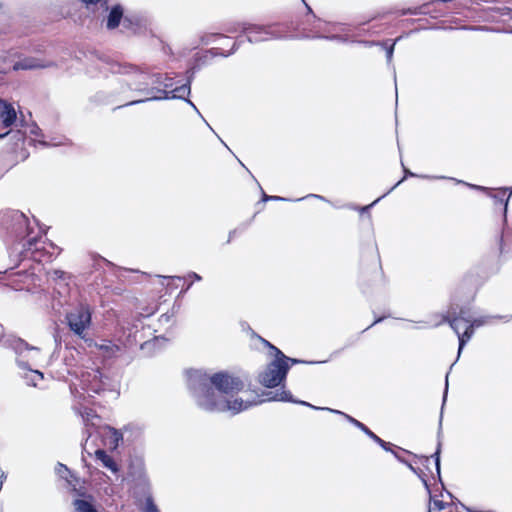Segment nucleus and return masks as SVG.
<instances>
[{
    "label": "nucleus",
    "instance_id": "obj_22",
    "mask_svg": "<svg viewBox=\"0 0 512 512\" xmlns=\"http://www.w3.org/2000/svg\"><path fill=\"white\" fill-rule=\"evenodd\" d=\"M191 379H192V374H191L190 369H185L183 371V380L186 383V386L188 388H190V386H191Z\"/></svg>",
    "mask_w": 512,
    "mask_h": 512
},
{
    "label": "nucleus",
    "instance_id": "obj_30",
    "mask_svg": "<svg viewBox=\"0 0 512 512\" xmlns=\"http://www.w3.org/2000/svg\"><path fill=\"white\" fill-rule=\"evenodd\" d=\"M381 320H382L381 318H378L377 320L374 321L373 324H376V323L380 322Z\"/></svg>",
    "mask_w": 512,
    "mask_h": 512
},
{
    "label": "nucleus",
    "instance_id": "obj_12",
    "mask_svg": "<svg viewBox=\"0 0 512 512\" xmlns=\"http://www.w3.org/2000/svg\"><path fill=\"white\" fill-rule=\"evenodd\" d=\"M171 96L168 95L167 92H165V96L163 98H179L184 99L187 103H191L190 100L187 98L190 95V86L187 84H184L180 87H176L175 89L171 90L169 92ZM162 97H149L148 100L151 99H161Z\"/></svg>",
    "mask_w": 512,
    "mask_h": 512
},
{
    "label": "nucleus",
    "instance_id": "obj_33",
    "mask_svg": "<svg viewBox=\"0 0 512 512\" xmlns=\"http://www.w3.org/2000/svg\"><path fill=\"white\" fill-rule=\"evenodd\" d=\"M139 101H132L130 102V104H135V103H138Z\"/></svg>",
    "mask_w": 512,
    "mask_h": 512
},
{
    "label": "nucleus",
    "instance_id": "obj_10",
    "mask_svg": "<svg viewBox=\"0 0 512 512\" xmlns=\"http://www.w3.org/2000/svg\"><path fill=\"white\" fill-rule=\"evenodd\" d=\"M0 120L5 128L12 126L16 120L14 107L4 100H0Z\"/></svg>",
    "mask_w": 512,
    "mask_h": 512
},
{
    "label": "nucleus",
    "instance_id": "obj_13",
    "mask_svg": "<svg viewBox=\"0 0 512 512\" xmlns=\"http://www.w3.org/2000/svg\"><path fill=\"white\" fill-rule=\"evenodd\" d=\"M459 317H461V319L463 320V323H470L472 325V327H474V328H479V327L487 324L492 319L491 316H482L479 318H472V317H470L468 312L463 309L460 311Z\"/></svg>",
    "mask_w": 512,
    "mask_h": 512
},
{
    "label": "nucleus",
    "instance_id": "obj_4",
    "mask_svg": "<svg viewBox=\"0 0 512 512\" xmlns=\"http://www.w3.org/2000/svg\"><path fill=\"white\" fill-rule=\"evenodd\" d=\"M18 365L22 368H29L32 365H40L43 356L39 348L29 346L24 341H18L15 345Z\"/></svg>",
    "mask_w": 512,
    "mask_h": 512
},
{
    "label": "nucleus",
    "instance_id": "obj_2",
    "mask_svg": "<svg viewBox=\"0 0 512 512\" xmlns=\"http://www.w3.org/2000/svg\"><path fill=\"white\" fill-rule=\"evenodd\" d=\"M258 339L275 352L274 361L259 375V382L268 388L276 387L285 380L290 368L289 363H297L298 360L286 357L278 348L271 345L265 339L261 337H258Z\"/></svg>",
    "mask_w": 512,
    "mask_h": 512
},
{
    "label": "nucleus",
    "instance_id": "obj_18",
    "mask_svg": "<svg viewBox=\"0 0 512 512\" xmlns=\"http://www.w3.org/2000/svg\"><path fill=\"white\" fill-rule=\"evenodd\" d=\"M30 376L27 378L31 382L33 386H37L39 384V381L43 379V374L38 370H31L29 369Z\"/></svg>",
    "mask_w": 512,
    "mask_h": 512
},
{
    "label": "nucleus",
    "instance_id": "obj_27",
    "mask_svg": "<svg viewBox=\"0 0 512 512\" xmlns=\"http://www.w3.org/2000/svg\"><path fill=\"white\" fill-rule=\"evenodd\" d=\"M202 378V373L200 371H197L196 373H194V381L197 379L198 381H200Z\"/></svg>",
    "mask_w": 512,
    "mask_h": 512
},
{
    "label": "nucleus",
    "instance_id": "obj_8",
    "mask_svg": "<svg viewBox=\"0 0 512 512\" xmlns=\"http://www.w3.org/2000/svg\"><path fill=\"white\" fill-rule=\"evenodd\" d=\"M121 70H123L120 71L121 73L130 76V78L127 80L130 89L142 90L149 85V82L147 81V74L138 71L135 67L124 66L121 68Z\"/></svg>",
    "mask_w": 512,
    "mask_h": 512
},
{
    "label": "nucleus",
    "instance_id": "obj_29",
    "mask_svg": "<svg viewBox=\"0 0 512 512\" xmlns=\"http://www.w3.org/2000/svg\"><path fill=\"white\" fill-rule=\"evenodd\" d=\"M368 209H369V206L364 207V208H362V209H361V212H362V213H364V212H365V211H367Z\"/></svg>",
    "mask_w": 512,
    "mask_h": 512
},
{
    "label": "nucleus",
    "instance_id": "obj_14",
    "mask_svg": "<svg viewBox=\"0 0 512 512\" xmlns=\"http://www.w3.org/2000/svg\"><path fill=\"white\" fill-rule=\"evenodd\" d=\"M96 458L103 464L104 467L109 469L113 473L118 472V466L111 456H109L104 450L98 449L95 452Z\"/></svg>",
    "mask_w": 512,
    "mask_h": 512
},
{
    "label": "nucleus",
    "instance_id": "obj_28",
    "mask_svg": "<svg viewBox=\"0 0 512 512\" xmlns=\"http://www.w3.org/2000/svg\"><path fill=\"white\" fill-rule=\"evenodd\" d=\"M193 277H194V281L195 280H200V277L196 273L193 274Z\"/></svg>",
    "mask_w": 512,
    "mask_h": 512
},
{
    "label": "nucleus",
    "instance_id": "obj_21",
    "mask_svg": "<svg viewBox=\"0 0 512 512\" xmlns=\"http://www.w3.org/2000/svg\"><path fill=\"white\" fill-rule=\"evenodd\" d=\"M57 473L65 478V479H68V474H70L69 470L67 469L66 466L62 465V464H59L58 468H57ZM69 483H70V480H67Z\"/></svg>",
    "mask_w": 512,
    "mask_h": 512
},
{
    "label": "nucleus",
    "instance_id": "obj_7",
    "mask_svg": "<svg viewBox=\"0 0 512 512\" xmlns=\"http://www.w3.org/2000/svg\"><path fill=\"white\" fill-rule=\"evenodd\" d=\"M450 327L458 335L459 349L458 355H460L465 344L471 339L474 333V327L470 323H463L461 317H453L448 320Z\"/></svg>",
    "mask_w": 512,
    "mask_h": 512
},
{
    "label": "nucleus",
    "instance_id": "obj_31",
    "mask_svg": "<svg viewBox=\"0 0 512 512\" xmlns=\"http://www.w3.org/2000/svg\"><path fill=\"white\" fill-rule=\"evenodd\" d=\"M405 172H406L407 174H409L410 176H414V174H413V173H411V172H409V171H407V170H405Z\"/></svg>",
    "mask_w": 512,
    "mask_h": 512
},
{
    "label": "nucleus",
    "instance_id": "obj_16",
    "mask_svg": "<svg viewBox=\"0 0 512 512\" xmlns=\"http://www.w3.org/2000/svg\"><path fill=\"white\" fill-rule=\"evenodd\" d=\"M76 512H97L91 501L84 499H77L74 501Z\"/></svg>",
    "mask_w": 512,
    "mask_h": 512
},
{
    "label": "nucleus",
    "instance_id": "obj_23",
    "mask_svg": "<svg viewBox=\"0 0 512 512\" xmlns=\"http://www.w3.org/2000/svg\"><path fill=\"white\" fill-rule=\"evenodd\" d=\"M435 465L437 473L440 474V445L437 448V451L435 452Z\"/></svg>",
    "mask_w": 512,
    "mask_h": 512
},
{
    "label": "nucleus",
    "instance_id": "obj_26",
    "mask_svg": "<svg viewBox=\"0 0 512 512\" xmlns=\"http://www.w3.org/2000/svg\"><path fill=\"white\" fill-rule=\"evenodd\" d=\"M214 37H216V35H210V36H208L207 39L202 37L201 41H202L203 44L206 45V44H209L211 42V39L214 38Z\"/></svg>",
    "mask_w": 512,
    "mask_h": 512
},
{
    "label": "nucleus",
    "instance_id": "obj_15",
    "mask_svg": "<svg viewBox=\"0 0 512 512\" xmlns=\"http://www.w3.org/2000/svg\"><path fill=\"white\" fill-rule=\"evenodd\" d=\"M121 17L122 9L119 6H115L108 16L107 27L109 29L116 28L120 23Z\"/></svg>",
    "mask_w": 512,
    "mask_h": 512
},
{
    "label": "nucleus",
    "instance_id": "obj_34",
    "mask_svg": "<svg viewBox=\"0 0 512 512\" xmlns=\"http://www.w3.org/2000/svg\"><path fill=\"white\" fill-rule=\"evenodd\" d=\"M7 133H4V134H1L0 135V138L4 137Z\"/></svg>",
    "mask_w": 512,
    "mask_h": 512
},
{
    "label": "nucleus",
    "instance_id": "obj_20",
    "mask_svg": "<svg viewBox=\"0 0 512 512\" xmlns=\"http://www.w3.org/2000/svg\"><path fill=\"white\" fill-rule=\"evenodd\" d=\"M87 7H89L92 4L101 3V6L104 10H107V2L105 0H81Z\"/></svg>",
    "mask_w": 512,
    "mask_h": 512
},
{
    "label": "nucleus",
    "instance_id": "obj_3",
    "mask_svg": "<svg viewBox=\"0 0 512 512\" xmlns=\"http://www.w3.org/2000/svg\"><path fill=\"white\" fill-rule=\"evenodd\" d=\"M266 396H267L268 400H272V401L295 402V400L292 398L290 392L285 390V389H281V391H277L275 393L269 392V393L266 394ZM296 403H299V404H302V405H307V406L312 407L314 409H319L318 407H314L311 404H309L307 402H304V401H296ZM324 409L325 410H329V411H331L333 413L344 415L351 423H353L355 426L360 428L367 435H369L373 440H375L377 443H379L381 446L384 447L385 442L382 439H380L377 435H375L373 432H371L364 424H362L358 420H356V419L352 418L351 416L346 415V414H344V413H342V412H340L338 410H333V409H329V408H324Z\"/></svg>",
    "mask_w": 512,
    "mask_h": 512
},
{
    "label": "nucleus",
    "instance_id": "obj_19",
    "mask_svg": "<svg viewBox=\"0 0 512 512\" xmlns=\"http://www.w3.org/2000/svg\"><path fill=\"white\" fill-rule=\"evenodd\" d=\"M144 512H159L152 499L148 497L145 502Z\"/></svg>",
    "mask_w": 512,
    "mask_h": 512
},
{
    "label": "nucleus",
    "instance_id": "obj_5",
    "mask_svg": "<svg viewBox=\"0 0 512 512\" xmlns=\"http://www.w3.org/2000/svg\"><path fill=\"white\" fill-rule=\"evenodd\" d=\"M70 329L81 336L91 321V313L87 307L81 306L67 315Z\"/></svg>",
    "mask_w": 512,
    "mask_h": 512
},
{
    "label": "nucleus",
    "instance_id": "obj_24",
    "mask_svg": "<svg viewBox=\"0 0 512 512\" xmlns=\"http://www.w3.org/2000/svg\"><path fill=\"white\" fill-rule=\"evenodd\" d=\"M393 52H394V44H393V45H391V46L387 49L386 56H387V60H388V62H391L392 57H393Z\"/></svg>",
    "mask_w": 512,
    "mask_h": 512
},
{
    "label": "nucleus",
    "instance_id": "obj_6",
    "mask_svg": "<svg viewBox=\"0 0 512 512\" xmlns=\"http://www.w3.org/2000/svg\"><path fill=\"white\" fill-rule=\"evenodd\" d=\"M243 31L247 34L249 42H260L281 37L274 26L248 24L243 27Z\"/></svg>",
    "mask_w": 512,
    "mask_h": 512
},
{
    "label": "nucleus",
    "instance_id": "obj_1",
    "mask_svg": "<svg viewBox=\"0 0 512 512\" xmlns=\"http://www.w3.org/2000/svg\"><path fill=\"white\" fill-rule=\"evenodd\" d=\"M209 381L222 396L216 397L211 388H198V405L205 410L236 415L263 401L256 392L244 390L246 378L239 373L220 371L210 376Z\"/></svg>",
    "mask_w": 512,
    "mask_h": 512
},
{
    "label": "nucleus",
    "instance_id": "obj_32",
    "mask_svg": "<svg viewBox=\"0 0 512 512\" xmlns=\"http://www.w3.org/2000/svg\"><path fill=\"white\" fill-rule=\"evenodd\" d=\"M193 109H194V111H196L198 113V110L195 105L193 106Z\"/></svg>",
    "mask_w": 512,
    "mask_h": 512
},
{
    "label": "nucleus",
    "instance_id": "obj_11",
    "mask_svg": "<svg viewBox=\"0 0 512 512\" xmlns=\"http://www.w3.org/2000/svg\"><path fill=\"white\" fill-rule=\"evenodd\" d=\"M102 436L104 444L112 450L116 449L123 440V434L112 427H105Z\"/></svg>",
    "mask_w": 512,
    "mask_h": 512
},
{
    "label": "nucleus",
    "instance_id": "obj_17",
    "mask_svg": "<svg viewBox=\"0 0 512 512\" xmlns=\"http://www.w3.org/2000/svg\"><path fill=\"white\" fill-rule=\"evenodd\" d=\"M3 221H12L16 224H23L24 222H28V218L25 214L19 211H13L10 213L7 219H3Z\"/></svg>",
    "mask_w": 512,
    "mask_h": 512
},
{
    "label": "nucleus",
    "instance_id": "obj_25",
    "mask_svg": "<svg viewBox=\"0 0 512 512\" xmlns=\"http://www.w3.org/2000/svg\"><path fill=\"white\" fill-rule=\"evenodd\" d=\"M280 199H281V198H280V197H278V196H268V195H266V194H263V198H262V200H263L264 202H266V201H268V200H280Z\"/></svg>",
    "mask_w": 512,
    "mask_h": 512
},
{
    "label": "nucleus",
    "instance_id": "obj_9",
    "mask_svg": "<svg viewBox=\"0 0 512 512\" xmlns=\"http://www.w3.org/2000/svg\"><path fill=\"white\" fill-rule=\"evenodd\" d=\"M53 62L37 57H24L16 61L13 65L14 71L19 70H35L52 67Z\"/></svg>",
    "mask_w": 512,
    "mask_h": 512
}]
</instances>
